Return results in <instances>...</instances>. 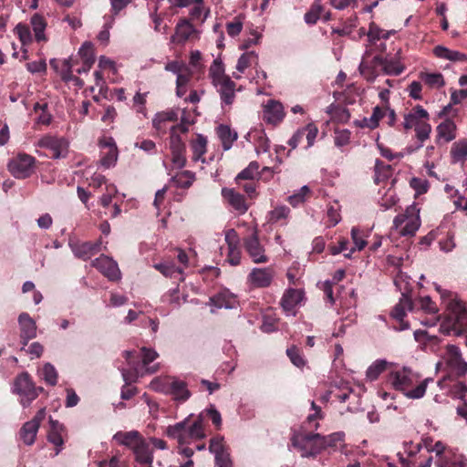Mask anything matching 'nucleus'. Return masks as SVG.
<instances>
[{
	"mask_svg": "<svg viewBox=\"0 0 467 467\" xmlns=\"http://www.w3.org/2000/svg\"><path fill=\"white\" fill-rule=\"evenodd\" d=\"M447 364L456 376L462 377L467 373V362L461 355L460 349L454 345H449L446 350Z\"/></svg>",
	"mask_w": 467,
	"mask_h": 467,
	"instance_id": "nucleus-19",
	"label": "nucleus"
},
{
	"mask_svg": "<svg viewBox=\"0 0 467 467\" xmlns=\"http://www.w3.org/2000/svg\"><path fill=\"white\" fill-rule=\"evenodd\" d=\"M311 408L315 410L313 414H309L304 424L307 425L306 428L317 430L319 427L318 420H322L324 415L321 411V408L317 406L315 401L311 402Z\"/></svg>",
	"mask_w": 467,
	"mask_h": 467,
	"instance_id": "nucleus-57",
	"label": "nucleus"
},
{
	"mask_svg": "<svg viewBox=\"0 0 467 467\" xmlns=\"http://www.w3.org/2000/svg\"><path fill=\"white\" fill-rule=\"evenodd\" d=\"M255 150L257 152H267L270 149V140L267 138L264 130H254L251 133Z\"/></svg>",
	"mask_w": 467,
	"mask_h": 467,
	"instance_id": "nucleus-45",
	"label": "nucleus"
},
{
	"mask_svg": "<svg viewBox=\"0 0 467 467\" xmlns=\"http://www.w3.org/2000/svg\"><path fill=\"white\" fill-rule=\"evenodd\" d=\"M37 146L49 150L50 158L59 159L65 156L63 152L67 151V141L63 138L45 135L37 141Z\"/></svg>",
	"mask_w": 467,
	"mask_h": 467,
	"instance_id": "nucleus-13",
	"label": "nucleus"
},
{
	"mask_svg": "<svg viewBox=\"0 0 467 467\" xmlns=\"http://www.w3.org/2000/svg\"><path fill=\"white\" fill-rule=\"evenodd\" d=\"M42 375L45 381L50 385L55 386L57 383V372L53 365L46 363L42 368Z\"/></svg>",
	"mask_w": 467,
	"mask_h": 467,
	"instance_id": "nucleus-60",
	"label": "nucleus"
},
{
	"mask_svg": "<svg viewBox=\"0 0 467 467\" xmlns=\"http://www.w3.org/2000/svg\"><path fill=\"white\" fill-rule=\"evenodd\" d=\"M14 388L22 396L21 404L23 407H28L38 397L36 387L27 372H23L16 377Z\"/></svg>",
	"mask_w": 467,
	"mask_h": 467,
	"instance_id": "nucleus-9",
	"label": "nucleus"
},
{
	"mask_svg": "<svg viewBox=\"0 0 467 467\" xmlns=\"http://www.w3.org/2000/svg\"><path fill=\"white\" fill-rule=\"evenodd\" d=\"M196 33L195 28L188 18H181L176 25L175 34L171 40L175 44H184L191 36Z\"/></svg>",
	"mask_w": 467,
	"mask_h": 467,
	"instance_id": "nucleus-24",
	"label": "nucleus"
},
{
	"mask_svg": "<svg viewBox=\"0 0 467 467\" xmlns=\"http://www.w3.org/2000/svg\"><path fill=\"white\" fill-rule=\"evenodd\" d=\"M35 38L37 42L47 41L45 36V29L47 27V21L45 17L39 14H34L30 20Z\"/></svg>",
	"mask_w": 467,
	"mask_h": 467,
	"instance_id": "nucleus-38",
	"label": "nucleus"
},
{
	"mask_svg": "<svg viewBox=\"0 0 467 467\" xmlns=\"http://www.w3.org/2000/svg\"><path fill=\"white\" fill-rule=\"evenodd\" d=\"M68 245L73 254L83 261L89 260L93 255L97 254L101 250V239L95 242H81L70 240Z\"/></svg>",
	"mask_w": 467,
	"mask_h": 467,
	"instance_id": "nucleus-12",
	"label": "nucleus"
},
{
	"mask_svg": "<svg viewBox=\"0 0 467 467\" xmlns=\"http://www.w3.org/2000/svg\"><path fill=\"white\" fill-rule=\"evenodd\" d=\"M98 467H130L129 462L123 458V455L117 451L109 461L99 462Z\"/></svg>",
	"mask_w": 467,
	"mask_h": 467,
	"instance_id": "nucleus-55",
	"label": "nucleus"
},
{
	"mask_svg": "<svg viewBox=\"0 0 467 467\" xmlns=\"http://www.w3.org/2000/svg\"><path fill=\"white\" fill-rule=\"evenodd\" d=\"M304 291L298 288L286 289L281 299V306L285 312H291L303 300Z\"/></svg>",
	"mask_w": 467,
	"mask_h": 467,
	"instance_id": "nucleus-27",
	"label": "nucleus"
},
{
	"mask_svg": "<svg viewBox=\"0 0 467 467\" xmlns=\"http://www.w3.org/2000/svg\"><path fill=\"white\" fill-rule=\"evenodd\" d=\"M388 380L396 390L403 392L409 399L415 400L425 395L428 383L432 379H425L413 388L414 384L418 382L419 377L411 369L403 368L391 371Z\"/></svg>",
	"mask_w": 467,
	"mask_h": 467,
	"instance_id": "nucleus-1",
	"label": "nucleus"
},
{
	"mask_svg": "<svg viewBox=\"0 0 467 467\" xmlns=\"http://www.w3.org/2000/svg\"><path fill=\"white\" fill-rule=\"evenodd\" d=\"M47 103H39L36 102L34 105V111L37 113L39 110L41 111L40 115L38 116L37 122L41 123L43 125H49L52 120V116L47 111Z\"/></svg>",
	"mask_w": 467,
	"mask_h": 467,
	"instance_id": "nucleus-62",
	"label": "nucleus"
},
{
	"mask_svg": "<svg viewBox=\"0 0 467 467\" xmlns=\"http://www.w3.org/2000/svg\"><path fill=\"white\" fill-rule=\"evenodd\" d=\"M153 383L159 385L156 389L171 395L175 401L183 403L192 396V393L188 389V384L179 379L167 378L161 380H156Z\"/></svg>",
	"mask_w": 467,
	"mask_h": 467,
	"instance_id": "nucleus-5",
	"label": "nucleus"
},
{
	"mask_svg": "<svg viewBox=\"0 0 467 467\" xmlns=\"http://www.w3.org/2000/svg\"><path fill=\"white\" fill-rule=\"evenodd\" d=\"M212 303L218 308H232L235 303V297L228 292H221L211 298Z\"/></svg>",
	"mask_w": 467,
	"mask_h": 467,
	"instance_id": "nucleus-47",
	"label": "nucleus"
},
{
	"mask_svg": "<svg viewBox=\"0 0 467 467\" xmlns=\"http://www.w3.org/2000/svg\"><path fill=\"white\" fill-rule=\"evenodd\" d=\"M433 457L431 453H427V455L420 453V456L414 460L412 459H401V462L404 467H431Z\"/></svg>",
	"mask_w": 467,
	"mask_h": 467,
	"instance_id": "nucleus-48",
	"label": "nucleus"
},
{
	"mask_svg": "<svg viewBox=\"0 0 467 467\" xmlns=\"http://www.w3.org/2000/svg\"><path fill=\"white\" fill-rule=\"evenodd\" d=\"M436 467H467L466 460L462 454L447 453L442 460H439Z\"/></svg>",
	"mask_w": 467,
	"mask_h": 467,
	"instance_id": "nucleus-40",
	"label": "nucleus"
},
{
	"mask_svg": "<svg viewBox=\"0 0 467 467\" xmlns=\"http://www.w3.org/2000/svg\"><path fill=\"white\" fill-rule=\"evenodd\" d=\"M223 63L220 59H214L209 68V78H211L212 84H220L221 81L230 78L224 73Z\"/></svg>",
	"mask_w": 467,
	"mask_h": 467,
	"instance_id": "nucleus-39",
	"label": "nucleus"
},
{
	"mask_svg": "<svg viewBox=\"0 0 467 467\" xmlns=\"http://www.w3.org/2000/svg\"><path fill=\"white\" fill-rule=\"evenodd\" d=\"M399 55L400 51L394 56L389 54L382 57V71L384 74L399 76L404 71L405 67L401 64Z\"/></svg>",
	"mask_w": 467,
	"mask_h": 467,
	"instance_id": "nucleus-28",
	"label": "nucleus"
},
{
	"mask_svg": "<svg viewBox=\"0 0 467 467\" xmlns=\"http://www.w3.org/2000/svg\"><path fill=\"white\" fill-rule=\"evenodd\" d=\"M178 120V113L174 109L158 112L152 119L153 128L161 133H165L168 125Z\"/></svg>",
	"mask_w": 467,
	"mask_h": 467,
	"instance_id": "nucleus-26",
	"label": "nucleus"
},
{
	"mask_svg": "<svg viewBox=\"0 0 467 467\" xmlns=\"http://www.w3.org/2000/svg\"><path fill=\"white\" fill-rule=\"evenodd\" d=\"M419 78L431 88H440L445 85L444 78L441 73L420 72Z\"/></svg>",
	"mask_w": 467,
	"mask_h": 467,
	"instance_id": "nucleus-44",
	"label": "nucleus"
},
{
	"mask_svg": "<svg viewBox=\"0 0 467 467\" xmlns=\"http://www.w3.org/2000/svg\"><path fill=\"white\" fill-rule=\"evenodd\" d=\"M78 54L84 64H88V67H92L95 62L94 48L90 42H85L79 48Z\"/></svg>",
	"mask_w": 467,
	"mask_h": 467,
	"instance_id": "nucleus-58",
	"label": "nucleus"
},
{
	"mask_svg": "<svg viewBox=\"0 0 467 467\" xmlns=\"http://www.w3.org/2000/svg\"><path fill=\"white\" fill-rule=\"evenodd\" d=\"M199 416L202 417V421L204 420V419H209L212 420L213 424L215 426L217 430L221 429V413L216 410V408L213 405H210V407L202 410L199 414Z\"/></svg>",
	"mask_w": 467,
	"mask_h": 467,
	"instance_id": "nucleus-53",
	"label": "nucleus"
},
{
	"mask_svg": "<svg viewBox=\"0 0 467 467\" xmlns=\"http://www.w3.org/2000/svg\"><path fill=\"white\" fill-rule=\"evenodd\" d=\"M36 159L26 153H19L8 163L9 171L17 179L28 178L34 171Z\"/></svg>",
	"mask_w": 467,
	"mask_h": 467,
	"instance_id": "nucleus-10",
	"label": "nucleus"
},
{
	"mask_svg": "<svg viewBox=\"0 0 467 467\" xmlns=\"http://www.w3.org/2000/svg\"><path fill=\"white\" fill-rule=\"evenodd\" d=\"M413 306L414 304L411 298L408 295L402 293V297L399 304H397L391 311V317L399 323L398 327H396L397 330L401 331L409 328V323L404 320V317L406 316V310L412 311Z\"/></svg>",
	"mask_w": 467,
	"mask_h": 467,
	"instance_id": "nucleus-18",
	"label": "nucleus"
},
{
	"mask_svg": "<svg viewBox=\"0 0 467 467\" xmlns=\"http://www.w3.org/2000/svg\"><path fill=\"white\" fill-rule=\"evenodd\" d=\"M216 467H233L229 449L214 455Z\"/></svg>",
	"mask_w": 467,
	"mask_h": 467,
	"instance_id": "nucleus-64",
	"label": "nucleus"
},
{
	"mask_svg": "<svg viewBox=\"0 0 467 467\" xmlns=\"http://www.w3.org/2000/svg\"><path fill=\"white\" fill-rule=\"evenodd\" d=\"M324 8L318 0H315L310 9L305 14V21L308 25H315L320 18Z\"/></svg>",
	"mask_w": 467,
	"mask_h": 467,
	"instance_id": "nucleus-52",
	"label": "nucleus"
},
{
	"mask_svg": "<svg viewBox=\"0 0 467 467\" xmlns=\"http://www.w3.org/2000/svg\"><path fill=\"white\" fill-rule=\"evenodd\" d=\"M222 196L224 202L239 214H244L250 207L246 198L233 188H223Z\"/></svg>",
	"mask_w": 467,
	"mask_h": 467,
	"instance_id": "nucleus-17",
	"label": "nucleus"
},
{
	"mask_svg": "<svg viewBox=\"0 0 467 467\" xmlns=\"http://www.w3.org/2000/svg\"><path fill=\"white\" fill-rule=\"evenodd\" d=\"M49 424L50 428L47 432V441L55 445V454L57 455L63 449V433L65 432V427L62 424H60L57 420H54L51 418L49 420Z\"/></svg>",
	"mask_w": 467,
	"mask_h": 467,
	"instance_id": "nucleus-25",
	"label": "nucleus"
},
{
	"mask_svg": "<svg viewBox=\"0 0 467 467\" xmlns=\"http://www.w3.org/2000/svg\"><path fill=\"white\" fill-rule=\"evenodd\" d=\"M393 225L402 236H412L420 225V216L416 208L410 206L404 213L398 214L393 220Z\"/></svg>",
	"mask_w": 467,
	"mask_h": 467,
	"instance_id": "nucleus-7",
	"label": "nucleus"
},
{
	"mask_svg": "<svg viewBox=\"0 0 467 467\" xmlns=\"http://www.w3.org/2000/svg\"><path fill=\"white\" fill-rule=\"evenodd\" d=\"M20 326V337L24 346L36 336V325L27 313H21L18 317Z\"/></svg>",
	"mask_w": 467,
	"mask_h": 467,
	"instance_id": "nucleus-22",
	"label": "nucleus"
},
{
	"mask_svg": "<svg viewBox=\"0 0 467 467\" xmlns=\"http://www.w3.org/2000/svg\"><path fill=\"white\" fill-rule=\"evenodd\" d=\"M436 130L438 139H442L445 142H450L456 138V125L450 119L439 124Z\"/></svg>",
	"mask_w": 467,
	"mask_h": 467,
	"instance_id": "nucleus-34",
	"label": "nucleus"
},
{
	"mask_svg": "<svg viewBox=\"0 0 467 467\" xmlns=\"http://www.w3.org/2000/svg\"><path fill=\"white\" fill-rule=\"evenodd\" d=\"M361 76L368 82H372L382 70V56L377 55L370 57L369 51L364 54L358 67Z\"/></svg>",
	"mask_w": 467,
	"mask_h": 467,
	"instance_id": "nucleus-11",
	"label": "nucleus"
},
{
	"mask_svg": "<svg viewBox=\"0 0 467 467\" xmlns=\"http://www.w3.org/2000/svg\"><path fill=\"white\" fill-rule=\"evenodd\" d=\"M433 54L442 59H447L450 61H466L467 56L459 51L451 50L443 46H436L433 48Z\"/></svg>",
	"mask_w": 467,
	"mask_h": 467,
	"instance_id": "nucleus-36",
	"label": "nucleus"
},
{
	"mask_svg": "<svg viewBox=\"0 0 467 467\" xmlns=\"http://www.w3.org/2000/svg\"><path fill=\"white\" fill-rule=\"evenodd\" d=\"M345 434L341 431L334 432L328 436H322L319 434V438L322 440L321 447L322 450L329 447V448H337L338 445H341V443L344 441Z\"/></svg>",
	"mask_w": 467,
	"mask_h": 467,
	"instance_id": "nucleus-51",
	"label": "nucleus"
},
{
	"mask_svg": "<svg viewBox=\"0 0 467 467\" xmlns=\"http://www.w3.org/2000/svg\"><path fill=\"white\" fill-rule=\"evenodd\" d=\"M207 138L202 134H197L196 137L191 141V150L192 151V159L193 161H202L204 162L202 156L207 150Z\"/></svg>",
	"mask_w": 467,
	"mask_h": 467,
	"instance_id": "nucleus-32",
	"label": "nucleus"
},
{
	"mask_svg": "<svg viewBox=\"0 0 467 467\" xmlns=\"http://www.w3.org/2000/svg\"><path fill=\"white\" fill-rule=\"evenodd\" d=\"M91 265L98 269L110 281H117L120 278V271L118 264L107 255L101 254L91 262Z\"/></svg>",
	"mask_w": 467,
	"mask_h": 467,
	"instance_id": "nucleus-15",
	"label": "nucleus"
},
{
	"mask_svg": "<svg viewBox=\"0 0 467 467\" xmlns=\"http://www.w3.org/2000/svg\"><path fill=\"white\" fill-rule=\"evenodd\" d=\"M388 362L379 359L373 362L367 369V378L371 381L376 380L379 376L387 369Z\"/></svg>",
	"mask_w": 467,
	"mask_h": 467,
	"instance_id": "nucleus-54",
	"label": "nucleus"
},
{
	"mask_svg": "<svg viewBox=\"0 0 467 467\" xmlns=\"http://www.w3.org/2000/svg\"><path fill=\"white\" fill-rule=\"evenodd\" d=\"M430 114L420 105H416L409 109L403 116L401 123L405 130L414 129L417 140L420 142L415 150L422 147L423 142L430 138L431 126L429 123Z\"/></svg>",
	"mask_w": 467,
	"mask_h": 467,
	"instance_id": "nucleus-2",
	"label": "nucleus"
},
{
	"mask_svg": "<svg viewBox=\"0 0 467 467\" xmlns=\"http://www.w3.org/2000/svg\"><path fill=\"white\" fill-rule=\"evenodd\" d=\"M284 108L283 105L274 99H270L264 107L263 119L274 126L278 125L284 119Z\"/></svg>",
	"mask_w": 467,
	"mask_h": 467,
	"instance_id": "nucleus-21",
	"label": "nucleus"
},
{
	"mask_svg": "<svg viewBox=\"0 0 467 467\" xmlns=\"http://www.w3.org/2000/svg\"><path fill=\"white\" fill-rule=\"evenodd\" d=\"M351 237L355 244V247L351 248L348 254H345L344 256L346 258H351L352 254L358 249L359 251L363 250L367 245V241L364 239L363 233L358 229L357 227H353L351 229Z\"/></svg>",
	"mask_w": 467,
	"mask_h": 467,
	"instance_id": "nucleus-49",
	"label": "nucleus"
},
{
	"mask_svg": "<svg viewBox=\"0 0 467 467\" xmlns=\"http://www.w3.org/2000/svg\"><path fill=\"white\" fill-rule=\"evenodd\" d=\"M135 460L140 464H147L149 467H152L153 455L152 451L150 449V445L147 443L144 438L139 441V443L132 450Z\"/></svg>",
	"mask_w": 467,
	"mask_h": 467,
	"instance_id": "nucleus-29",
	"label": "nucleus"
},
{
	"mask_svg": "<svg viewBox=\"0 0 467 467\" xmlns=\"http://www.w3.org/2000/svg\"><path fill=\"white\" fill-rule=\"evenodd\" d=\"M290 212V209L285 205L275 208L269 213V223L272 224L277 223H281L282 225L286 224V219Z\"/></svg>",
	"mask_w": 467,
	"mask_h": 467,
	"instance_id": "nucleus-50",
	"label": "nucleus"
},
{
	"mask_svg": "<svg viewBox=\"0 0 467 467\" xmlns=\"http://www.w3.org/2000/svg\"><path fill=\"white\" fill-rule=\"evenodd\" d=\"M229 449L225 444L224 439L221 435H216L210 440L209 451L214 455Z\"/></svg>",
	"mask_w": 467,
	"mask_h": 467,
	"instance_id": "nucleus-63",
	"label": "nucleus"
},
{
	"mask_svg": "<svg viewBox=\"0 0 467 467\" xmlns=\"http://www.w3.org/2000/svg\"><path fill=\"white\" fill-rule=\"evenodd\" d=\"M272 267L254 268L247 275V281L254 288L269 287L275 277Z\"/></svg>",
	"mask_w": 467,
	"mask_h": 467,
	"instance_id": "nucleus-14",
	"label": "nucleus"
},
{
	"mask_svg": "<svg viewBox=\"0 0 467 467\" xmlns=\"http://www.w3.org/2000/svg\"><path fill=\"white\" fill-rule=\"evenodd\" d=\"M426 452L435 453V465H437L439 463V460H442L443 456L447 455V453H453L451 449L446 448V446L441 441H437L431 449L426 447Z\"/></svg>",
	"mask_w": 467,
	"mask_h": 467,
	"instance_id": "nucleus-61",
	"label": "nucleus"
},
{
	"mask_svg": "<svg viewBox=\"0 0 467 467\" xmlns=\"http://www.w3.org/2000/svg\"><path fill=\"white\" fill-rule=\"evenodd\" d=\"M165 433L169 438L177 440L181 445L206 437L204 424L200 416L192 424L189 423L187 418L174 425H170L167 427Z\"/></svg>",
	"mask_w": 467,
	"mask_h": 467,
	"instance_id": "nucleus-3",
	"label": "nucleus"
},
{
	"mask_svg": "<svg viewBox=\"0 0 467 467\" xmlns=\"http://www.w3.org/2000/svg\"><path fill=\"white\" fill-rule=\"evenodd\" d=\"M154 268L161 272L164 276L170 278H175L179 281H182V270L176 266L174 263L171 262H161L155 264Z\"/></svg>",
	"mask_w": 467,
	"mask_h": 467,
	"instance_id": "nucleus-35",
	"label": "nucleus"
},
{
	"mask_svg": "<svg viewBox=\"0 0 467 467\" xmlns=\"http://www.w3.org/2000/svg\"><path fill=\"white\" fill-rule=\"evenodd\" d=\"M100 147V163L105 168L114 166L118 160V148L113 138H103L99 143Z\"/></svg>",
	"mask_w": 467,
	"mask_h": 467,
	"instance_id": "nucleus-16",
	"label": "nucleus"
},
{
	"mask_svg": "<svg viewBox=\"0 0 467 467\" xmlns=\"http://www.w3.org/2000/svg\"><path fill=\"white\" fill-rule=\"evenodd\" d=\"M387 109H389V105H385L383 107L376 106L373 108L372 115L369 118H364L360 126L369 130L378 128L380 119L387 115Z\"/></svg>",
	"mask_w": 467,
	"mask_h": 467,
	"instance_id": "nucleus-33",
	"label": "nucleus"
},
{
	"mask_svg": "<svg viewBox=\"0 0 467 467\" xmlns=\"http://www.w3.org/2000/svg\"><path fill=\"white\" fill-rule=\"evenodd\" d=\"M170 149L173 165L178 169L183 168L186 164V148L180 135L170 136Z\"/></svg>",
	"mask_w": 467,
	"mask_h": 467,
	"instance_id": "nucleus-20",
	"label": "nucleus"
},
{
	"mask_svg": "<svg viewBox=\"0 0 467 467\" xmlns=\"http://www.w3.org/2000/svg\"><path fill=\"white\" fill-rule=\"evenodd\" d=\"M259 163L257 161H251L249 165L240 171L235 177V182L241 181H255L259 178Z\"/></svg>",
	"mask_w": 467,
	"mask_h": 467,
	"instance_id": "nucleus-43",
	"label": "nucleus"
},
{
	"mask_svg": "<svg viewBox=\"0 0 467 467\" xmlns=\"http://www.w3.org/2000/svg\"><path fill=\"white\" fill-rule=\"evenodd\" d=\"M451 154L454 162L464 160L467 157V142L460 140L452 144Z\"/></svg>",
	"mask_w": 467,
	"mask_h": 467,
	"instance_id": "nucleus-59",
	"label": "nucleus"
},
{
	"mask_svg": "<svg viewBox=\"0 0 467 467\" xmlns=\"http://www.w3.org/2000/svg\"><path fill=\"white\" fill-rule=\"evenodd\" d=\"M441 327L448 333L453 332L457 336L467 332V305L462 302L451 304V311Z\"/></svg>",
	"mask_w": 467,
	"mask_h": 467,
	"instance_id": "nucleus-4",
	"label": "nucleus"
},
{
	"mask_svg": "<svg viewBox=\"0 0 467 467\" xmlns=\"http://www.w3.org/2000/svg\"><path fill=\"white\" fill-rule=\"evenodd\" d=\"M392 174L391 166L386 164L380 160H377L375 163V176L374 182L376 184H380L381 182L388 180Z\"/></svg>",
	"mask_w": 467,
	"mask_h": 467,
	"instance_id": "nucleus-42",
	"label": "nucleus"
},
{
	"mask_svg": "<svg viewBox=\"0 0 467 467\" xmlns=\"http://www.w3.org/2000/svg\"><path fill=\"white\" fill-rule=\"evenodd\" d=\"M195 180V174L190 171H183L171 178V182L177 188L188 189Z\"/></svg>",
	"mask_w": 467,
	"mask_h": 467,
	"instance_id": "nucleus-46",
	"label": "nucleus"
},
{
	"mask_svg": "<svg viewBox=\"0 0 467 467\" xmlns=\"http://www.w3.org/2000/svg\"><path fill=\"white\" fill-rule=\"evenodd\" d=\"M143 437L137 431H118L114 434L113 440L118 443L130 448L131 451L139 443Z\"/></svg>",
	"mask_w": 467,
	"mask_h": 467,
	"instance_id": "nucleus-31",
	"label": "nucleus"
},
{
	"mask_svg": "<svg viewBox=\"0 0 467 467\" xmlns=\"http://www.w3.org/2000/svg\"><path fill=\"white\" fill-rule=\"evenodd\" d=\"M38 428L36 424L26 421L19 431V437L26 445H32L35 442Z\"/></svg>",
	"mask_w": 467,
	"mask_h": 467,
	"instance_id": "nucleus-41",
	"label": "nucleus"
},
{
	"mask_svg": "<svg viewBox=\"0 0 467 467\" xmlns=\"http://www.w3.org/2000/svg\"><path fill=\"white\" fill-rule=\"evenodd\" d=\"M216 134L222 142L223 150H229L234 142L238 139L237 132L224 124H220L216 128Z\"/></svg>",
	"mask_w": 467,
	"mask_h": 467,
	"instance_id": "nucleus-30",
	"label": "nucleus"
},
{
	"mask_svg": "<svg viewBox=\"0 0 467 467\" xmlns=\"http://www.w3.org/2000/svg\"><path fill=\"white\" fill-rule=\"evenodd\" d=\"M319 433H296L291 441L301 451L302 457H314L322 451Z\"/></svg>",
	"mask_w": 467,
	"mask_h": 467,
	"instance_id": "nucleus-6",
	"label": "nucleus"
},
{
	"mask_svg": "<svg viewBox=\"0 0 467 467\" xmlns=\"http://www.w3.org/2000/svg\"><path fill=\"white\" fill-rule=\"evenodd\" d=\"M243 245L254 264H263L268 262L269 258L265 254V249L259 240V233L255 228L251 234L244 237Z\"/></svg>",
	"mask_w": 467,
	"mask_h": 467,
	"instance_id": "nucleus-8",
	"label": "nucleus"
},
{
	"mask_svg": "<svg viewBox=\"0 0 467 467\" xmlns=\"http://www.w3.org/2000/svg\"><path fill=\"white\" fill-rule=\"evenodd\" d=\"M253 64H257V55L254 52H246L239 57L236 69L239 72L244 73V70Z\"/></svg>",
	"mask_w": 467,
	"mask_h": 467,
	"instance_id": "nucleus-56",
	"label": "nucleus"
},
{
	"mask_svg": "<svg viewBox=\"0 0 467 467\" xmlns=\"http://www.w3.org/2000/svg\"><path fill=\"white\" fill-rule=\"evenodd\" d=\"M220 95L222 105L231 106L235 99L236 83L230 78L213 85Z\"/></svg>",
	"mask_w": 467,
	"mask_h": 467,
	"instance_id": "nucleus-23",
	"label": "nucleus"
},
{
	"mask_svg": "<svg viewBox=\"0 0 467 467\" xmlns=\"http://www.w3.org/2000/svg\"><path fill=\"white\" fill-rule=\"evenodd\" d=\"M140 352L141 363L142 367L145 368V372L148 374H153L157 372L159 369L158 365H154L152 367H149V365L159 357V354L154 349L146 347L141 348Z\"/></svg>",
	"mask_w": 467,
	"mask_h": 467,
	"instance_id": "nucleus-37",
	"label": "nucleus"
}]
</instances>
